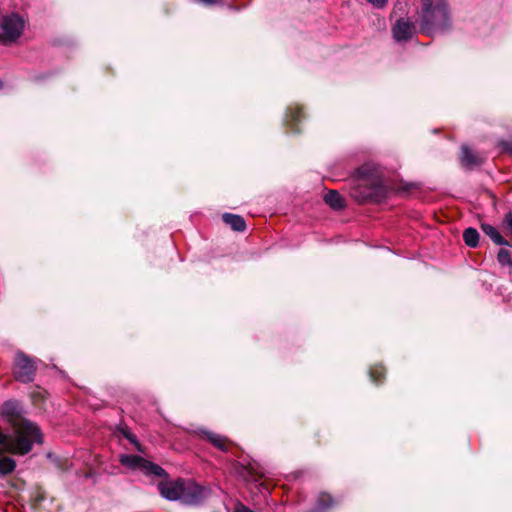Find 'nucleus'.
<instances>
[{"label":"nucleus","instance_id":"ddd939ff","mask_svg":"<svg viewBox=\"0 0 512 512\" xmlns=\"http://www.w3.org/2000/svg\"><path fill=\"white\" fill-rule=\"evenodd\" d=\"M325 203L333 210H342L345 207L343 197L336 190H329L324 196Z\"/></svg>","mask_w":512,"mask_h":512},{"label":"nucleus","instance_id":"9d476101","mask_svg":"<svg viewBox=\"0 0 512 512\" xmlns=\"http://www.w3.org/2000/svg\"><path fill=\"white\" fill-rule=\"evenodd\" d=\"M181 480L182 479H177L175 481L165 480L159 482L158 490L160 495L169 501L179 500V494L181 491Z\"/></svg>","mask_w":512,"mask_h":512},{"label":"nucleus","instance_id":"412c9836","mask_svg":"<svg viewBox=\"0 0 512 512\" xmlns=\"http://www.w3.org/2000/svg\"><path fill=\"white\" fill-rule=\"evenodd\" d=\"M125 437L135 446V448L139 451V452H144L143 449H142V446L141 444L138 442L136 436L130 432H126L125 434Z\"/></svg>","mask_w":512,"mask_h":512},{"label":"nucleus","instance_id":"4468645a","mask_svg":"<svg viewBox=\"0 0 512 512\" xmlns=\"http://www.w3.org/2000/svg\"><path fill=\"white\" fill-rule=\"evenodd\" d=\"M482 231L489 236L497 245H507L508 242L501 236L498 230L490 224H482Z\"/></svg>","mask_w":512,"mask_h":512},{"label":"nucleus","instance_id":"423d86ee","mask_svg":"<svg viewBox=\"0 0 512 512\" xmlns=\"http://www.w3.org/2000/svg\"><path fill=\"white\" fill-rule=\"evenodd\" d=\"M119 462L129 469L141 470L147 475H155L157 477L167 476L162 467L138 455H120Z\"/></svg>","mask_w":512,"mask_h":512},{"label":"nucleus","instance_id":"1a4fd4ad","mask_svg":"<svg viewBox=\"0 0 512 512\" xmlns=\"http://www.w3.org/2000/svg\"><path fill=\"white\" fill-rule=\"evenodd\" d=\"M415 31V25L405 18L397 20L392 28L393 37L398 42L409 40Z\"/></svg>","mask_w":512,"mask_h":512},{"label":"nucleus","instance_id":"bb28decb","mask_svg":"<svg viewBox=\"0 0 512 512\" xmlns=\"http://www.w3.org/2000/svg\"><path fill=\"white\" fill-rule=\"evenodd\" d=\"M2 86H3V83H2V81L0 80V89L2 88Z\"/></svg>","mask_w":512,"mask_h":512},{"label":"nucleus","instance_id":"aec40b11","mask_svg":"<svg viewBox=\"0 0 512 512\" xmlns=\"http://www.w3.org/2000/svg\"><path fill=\"white\" fill-rule=\"evenodd\" d=\"M498 148L501 150V152L512 154V140L499 141Z\"/></svg>","mask_w":512,"mask_h":512},{"label":"nucleus","instance_id":"0eeeda50","mask_svg":"<svg viewBox=\"0 0 512 512\" xmlns=\"http://www.w3.org/2000/svg\"><path fill=\"white\" fill-rule=\"evenodd\" d=\"M179 501L187 505H197L204 498V489L192 480H181Z\"/></svg>","mask_w":512,"mask_h":512},{"label":"nucleus","instance_id":"f3484780","mask_svg":"<svg viewBox=\"0 0 512 512\" xmlns=\"http://www.w3.org/2000/svg\"><path fill=\"white\" fill-rule=\"evenodd\" d=\"M335 500L328 493H320L317 498V507L321 510H325L334 506Z\"/></svg>","mask_w":512,"mask_h":512},{"label":"nucleus","instance_id":"f03ea898","mask_svg":"<svg viewBox=\"0 0 512 512\" xmlns=\"http://www.w3.org/2000/svg\"><path fill=\"white\" fill-rule=\"evenodd\" d=\"M349 193L358 203L380 202L386 197L387 189L376 171L362 166L350 179Z\"/></svg>","mask_w":512,"mask_h":512},{"label":"nucleus","instance_id":"39448f33","mask_svg":"<svg viewBox=\"0 0 512 512\" xmlns=\"http://www.w3.org/2000/svg\"><path fill=\"white\" fill-rule=\"evenodd\" d=\"M36 363L23 352H17L14 359L13 375L22 383L32 382L36 374Z\"/></svg>","mask_w":512,"mask_h":512},{"label":"nucleus","instance_id":"393cba45","mask_svg":"<svg viewBox=\"0 0 512 512\" xmlns=\"http://www.w3.org/2000/svg\"><path fill=\"white\" fill-rule=\"evenodd\" d=\"M248 473L252 474L254 473V468L250 465L248 468ZM255 475L256 476H259V477H262L263 476V473L262 472H258V471H255Z\"/></svg>","mask_w":512,"mask_h":512},{"label":"nucleus","instance_id":"5701e85b","mask_svg":"<svg viewBox=\"0 0 512 512\" xmlns=\"http://www.w3.org/2000/svg\"><path fill=\"white\" fill-rule=\"evenodd\" d=\"M302 111L300 108H296L291 112V118L293 121L297 122L300 121Z\"/></svg>","mask_w":512,"mask_h":512},{"label":"nucleus","instance_id":"20e7f679","mask_svg":"<svg viewBox=\"0 0 512 512\" xmlns=\"http://www.w3.org/2000/svg\"><path fill=\"white\" fill-rule=\"evenodd\" d=\"M25 21L18 14L5 16L0 22V43L15 42L23 33Z\"/></svg>","mask_w":512,"mask_h":512},{"label":"nucleus","instance_id":"a878e982","mask_svg":"<svg viewBox=\"0 0 512 512\" xmlns=\"http://www.w3.org/2000/svg\"><path fill=\"white\" fill-rule=\"evenodd\" d=\"M423 5H433L437 0H421Z\"/></svg>","mask_w":512,"mask_h":512},{"label":"nucleus","instance_id":"dca6fc26","mask_svg":"<svg viewBox=\"0 0 512 512\" xmlns=\"http://www.w3.org/2000/svg\"><path fill=\"white\" fill-rule=\"evenodd\" d=\"M463 239L467 246L475 248L479 242V233L474 228H467L463 233Z\"/></svg>","mask_w":512,"mask_h":512},{"label":"nucleus","instance_id":"f257e3e1","mask_svg":"<svg viewBox=\"0 0 512 512\" xmlns=\"http://www.w3.org/2000/svg\"><path fill=\"white\" fill-rule=\"evenodd\" d=\"M0 415L13 427V433L0 432V454L10 452L26 455L34 443H42V434L36 424L25 419L16 401H7L0 408Z\"/></svg>","mask_w":512,"mask_h":512},{"label":"nucleus","instance_id":"a211bd4d","mask_svg":"<svg viewBox=\"0 0 512 512\" xmlns=\"http://www.w3.org/2000/svg\"><path fill=\"white\" fill-rule=\"evenodd\" d=\"M369 376L374 383H380L385 377V368L382 365H374L369 370Z\"/></svg>","mask_w":512,"mask_h":512},{"label":"nucleus","instance_id":"f8f14e48","mask_svg":"<svg viewBox=\"0 0 512 512\" xmlns=\"http://www.w3.org/2000/svg\"><path fill=\"white\" fill-rule=\"evenodd\" d=\"M222 219L224 223L229 225L234 231L243 232L246 229L245 220L240 215L225 213Z\"/></svg>","mask_w":512,"mask_h":512},{"label":"nucleus","instance_id":"4be33fe9","mask_svg":"<svg viewBox=\"0 0 512 512\" xmlns=\"http://www.w3.org/2000/svg\"><path fill=\"white\" fill-rule=\"evenodd\" d=\"M376 8H383L386 6L388 0H366Z\"/></svg>","mask_w":512,"mask_h":512},{"label":"nucleus","instance_id":"2eb2a0df","mask_svg":"<svg viewBox=\"0 0 512 512\" xmlns=\"http://www.w3.org/2000/svg\"><path fill=\"white\" fill-rule=\"evenodd\" d=\"M5 452L0 454V474L8 475L12 473L16 467V462L14 459L3 456Z\"/></svg>","mask_w":512,"mask_h":512},{"label":"nucleus","instance_id":"6ab92c4d","mask_svg":"<svg viewBox=\"0 0 512 512\" xmlns=\"http://www.w3.org/2000/svg\"><path fill=\"white\" fill-rule=\"evenodd\" d=\"M498 262L503 266H510L512 264L510 251L500 249L497 255Z\"/></svg>","mask_w":512,"mask_h":512},{"label":"nucleus","instance_id":"6e6552de","mask_svg":"<svg viewBox=\"0 0 512 512\" xmlns=\"http://www.w3.org/2000/svg\"><path fill=\"white\" fill-rule=\"evenodd\" d=\"M195 433L200 439L206 440L220 451L227 452L232 446V442L226 436L213 431L199 429Z\"/></svg>","mask_w":512,"mask_h":512},{"label":"nucleus","instance_id":"b1692460","mask_svg":"<svg viewBox=\"0 0 512 512\" xmlns=\"http://www.w3.org/2000/svg\"><path fill=\"white\" fill-rule=\"evenodd\" d=\"M234 512H251V510L242 504H238Z\"/></svg>","mask_w":512,"mask_h":512},{"label":"nucleus","instance_id":"7ed1b4c3","mask_svg":"<svg viewBox=\"0 0 512 512\" xmlns=\"http://www.w3.org/2000/svg\"><path fill=\"white\" fill-rule=\"evenodd\" d=\"M449 25V14L443 0H437L433 5H423L420 16L421 31L428 35L445 30Z\"/></svg>","mask_w":512,"mask_h":512},{"label":"nucleus","instance_id":"9b49d317","mask_svg":"<svg viewBox=\"0 0 512 512\" xmlns=\"http://www.w3.org/2000/svg\"><path fill=\"white\" fill-rule=\"evenodd\" d=\"M461 165L467 169H473L477 166H480L484 162V158L473 152L468 146H461V155H460Z\"/></svg>","mask_w":512,"mask_h":512}]
</instances>
